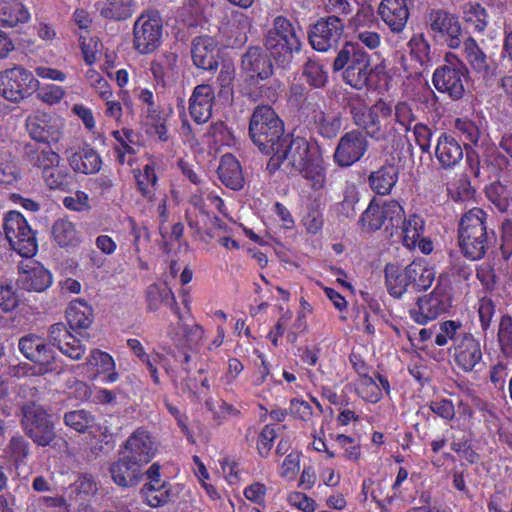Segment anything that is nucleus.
Listing matches in <instances>:
<instances>
[{
	"label": "nucleus",
	"instance_id": "obj_27",
	"mask_svg": "<svg viewBox=\"0 0 512 512\" xmlns=\"http://www.w3.org/2000/svg\"><path fill=\"white\" fill-rule=\"evenodd\" d=\"M462 53L464 59L477 74L484 78L493 74L491 58L486 55L474 38L468 37L463 41Z\"/></svg>",
	"mask_w": 512,
	"mask_h": 512
},
{
	"label": "nucleus",
	"instance_id": "obj_48",
	"mask_svg": "<svg viewBox=\"0 0 512 512\" xmlns=\"http://www.w3.org/2000/svg\"><path fill=\"white\" fill-rule=\"evenodd\" d=\"M45 184L50 189H67L72 183V176L64 166H51L42 174Z\"/></svg>",
	"mask_w": 512,
	"mask_h": 512
},
{
	"label": "nucleus",
	"instance_id": "obj_52",
	"mask_svg": "<svg viewBox=\"0 0 512 512\" xmlns=\"http://www.w3.org/2000/svg\"><path fill=\"white\" fill-rule=\"evenodd\" d=\"M359 222L366 231H376L383 226L385 227L380 204L372 200L363 212Z\"/></svg>",
	"mask_w": 512,
	"mask_h": 512
},
{
	"label": "nucleus",
	"instance_id": "obj_23",
	"mask_svg": "<svg viewBox=\"0 0 512 512\" xmlns=\"http://www.w3.org/2000/svg\"><path fill=\"white\" fill-rule=\"evenodd\" d=\"M178 323H171L167 329V336L177 348L196 349L204 338L205 331L199 324L186 325L182 322V316Z\"/></svg>",
	"mask_w": 512,
	"mask_h": 512
},
{
	"label": "nucleus",
	"instance_id": "obj_16",
	"mask_svg": "<svg viewBox=\"0 0 512 512\" xmlns=\"http://www.w3.org/2000/svg\"><path fill=\"white\" fill-rule=\"evenodd\" d=\"M428 21L436 39L445 42L450 48H458L461 45V26L454 15L444 10H432Z\"/></svg>",
	"mask_w": 512,
	"mask_h": 512
},
{
	"label": "nucleus",
	"instance_id": "obj_9",
	"mask_svg": "<svg viewBox=\"0 0 512 512\" xmlns=\"http://www.w3.org/2000/svg\"><path fill=\"white\" fill-rule=\"evenodd\" d=\"M3 228L11 248L19 255L31 258L36 254L37 240L35 233L22 214L17 211H10L4 219Z\"/></svg>",
	"mask_w": 512,
	"mask_h": 512
},
{
	"label": "nucleus",
	"instance_id": "obj_31",
	"mask_svg": "<svg viewBox=\"0 0 512 512\" xmlns=\"http://www.w3.org/2000/svg\"><path fill=\"white\" fill-rule=\"evenodd\" d=\"M384 272L387 290L394 298H401L411 289L407 266L403 268L397 264H387Z\"/></svg>",
	"mask_w": 512,
	"mask_h": 512
},
{
	"label": "nucleus",
	"instance_id": "obj_53",
	"mask_svg": "<svg viewBox=\"0 0 512 512\" xmlns=\"http://www.w3.org/2000/svg\"><path fill=\"white\" fill-rule=\"evenodd\" d=\"M462 324L457 321L447 320L439 324V332L435 337V344L437 346H446L449 340L453 341V346L456 345V340L465 334L461 331Z\"/></svg>",
	"mask_w": 512,
	"mask_h": 512
},
{
	"label": "nucleus",
	"instance_id": "obj_47",
	"mask_svg": "<svg viewBox=\"0 0 512 512\" xmlns=\"http://www.w3.org/2000/svg\"><path fill=\"white\" fill-rule=\"evenodd\" d=\"M463 19L476 32H483L488 25L486 10L478 3H467L463 6Z\"/></svg>",
	"mask_w": 512,
	"mask_h": 512
},
{
	"label": "nucleus",
	"instance_id": "obj_17",
	"mask_svg": "<svg viewBox=\"0 0 512 512\" xmlns=\"http://www.w3.org/2000/svg\"><path fill=\"white\" fill-rule=\"evenodd\" d=\"M453 358L462 371H478L483 365V354L479 340L471 333L460 336L456 340V345H454Z\"/></svg>",
	"mask_w": 512,
	"mask_h": 512
},
{
	"label": "nucleus",
	"instance_id": "obj_15",
	"mask_svg": "<svg viewBox=\"0 0 512 512\" xmlns=\"http://www.w3.org/2000/svg\"><path fill=\"white\" fill-rule=\"evenodd\" d=\"M368 147L366 135L359 130L349 131L340 138L334 152V160L339 166H351L365 155Z\"/></svg>",
	"mask_w": 512,
	"mask_h": 512
},
{
	"label": "nucleus",
	"instance_id": "obj_57",
	"mask_svg": "<svg viewBox=\"0 0 512 512\" xmlns=\"http://www.w3.org/2000/svg\"><path fill=\"white\" fill-rule=\"evenodd\" d=\"M302 75L307 83L315 88L323 87L328 79L322 65L311 59L304 64Z\"/></svg>",
	"mask_w": 512,
	"mask_h": 512
},
{
	"label": "nucleus",
	"instance_id": "obj_12",
	"mask_svg": "<svg viewBox=\"0 0 512 512\" xmlns=\"http://www.w3.org/2000/svg\"><path fill=\"white\" fill-rule=\"evenodd\" d=\"M344 26L343 20L338 16L320 18L308 32L309 43L313 49L327 52L339 44Z\"/></svg>",
	"mask_w": 512,
	"mask_h": 512
},
{
	"label": "nucleus",
	"instance_id": "obj_11",
	"mask_svg": "<svg viewBox=\"0 0 512 512\" xmlns=\"http://www.w3.org/2000/svg\"><path fill=\"white\" fill-rule=\"evenodd\" d=\"M18 348L27 359L38 365L40 374L61 371L55 352L39 336L28 334L21 337Z\"/></svg>",
	"mask_w": 512,
	"mask_h": 512
},
{
	"label": "nucleus",
	"instance_id": "obj_40",
	"mask_svg": "<svg viewBox=\"0 0 512 512\" xmlns=\"http://www.w3.org/2000/svg\"><path fill=\"white\" fill-rule=\"evenodd\" d=\"M392 119L395 127L398 125L406 135L417 119L412 103L406 100L397 101L394 106L392 105Z\"/></svg>",
	"mask_w": 512,
	"mask_h": 512
},
{
	"label": "nucleus",
	"instance_id": "obj_61",
	"mask_svg": "<svg viewBox=\"0 0 512 512\" xmlns=\"http://www.w3.org/2000/svg\"><path fill=\"white\" fill-rule=\"evenodd\" d=\"M283 91V85L278 80H273L269 84H265L259 87L258 92H249L247 95L253 101L258 99H266L268 101H275L280 92Z\"/></svg>",
	"mask_w": 512,
	"mask_h": 512
},
{
	"label": "nucleus",
	"instance_id": "obj_39",
	"mask_svg": "<svg viewBox=\"0 0 512 512\" xmlns=\"http://www.w3.org/2000/svg\"><path fill=\"white\" fill-rule=\"evenodd\" d=\"M453 127L466 149L470 145L476 146L478 144L482 131L476 122L467 117L456 118Z\"/></svg>",
	"mask_w": 512,
	"mask_h": 512
},
{
	"label": "nucleus",
	"instance_id": "obj_36",
	"mask_svg": "<svg viewBox=\"0 0 512 512\" xmlns=\"http://www.w3.org/2000/svg\"><path fill=\"white\" fill-rule=\"evenodd\" d=\"M25 155L31 165L42 170V174L51 166H57L60 162V156L52 151L50 146L27 145L25 147Z\"/></svg>",
	"mask_w": 512,
	"mask_h": 512
},
{
	"label": "nucleus",
	"instance_id": "obj_22",
	"mask_svg": "<svg viewBox=\"0 0 512 512\" xmlns=\"http://www.w3.org/2000/svg\"><path fill=\"white\" fill-rule=\"evenodd\" d=\"M143 467L144 465L141 463L124 455L110 465L109 471L116 485L130 488L138 485L142 480L144 475Z\"/></svg>",
	"mask_w": 512,
	"mask_h": 512
},
{
	"label": "nucleus",
	"instance_id": "obj_30",
	"mask_svg": "<svg viewBox=\"0 0 512 512\" xmlns=\"http://www.w3.org/2000/svg\"><path fill=\"white\" fill-rule=\"evenodd\" d=\"M147 305L150 311H157L163 304L168 306L180 318V309L172 290L165 284H151L146 292Z\"/></svg>",
	"mask_w": 512,
	"mask_h": 512
},
{
	"label": "nucleus",
	"instance_id": "obj_32",
	"mask_svg": "<svg viewBox=\"0 0 512 512\" xmlns=\"http://www.w3.org/2000/svg\"><path fill=\"white\" fill-rule=\"evenodd\" d=\"M398 168L394 164L384 165L369 176V185L379 195H387L398 181Z\"/></svg>",
	"mask_w": 512,
	"mask_h": 512
},
{
	"label": "nucleus",
	"instance_id": "obj_10",
	"mask_svg": "<svg viewBox=\"0 0 512 512\" xmlns=\"http://www.w3.org/2000/svg\"><path fill=\"white\" fill-rule=\"evenodd\" d=\"M134 48L141 54L154 52L162 39V19L157 11L142 14L134 23Z\"/></svg>",
	"mask_w": 512,
	"mask_h": 512
},
{
	"label": "nucleus",
	"instance_id": "obj_56",
	"mask_svg": "<svg viewBox=\"0 0 512 512\" xmlns=\"http://www.w3.org/2000/svg\"><path fill=\"white\" fill-rule=\"evenodd\" d=\"M157 180L155 168L152 164H146L143 168V172L137 176L138 188L142 195L149 201L154 200L155 195L153 187L156 185Z\"/></svg>",
	"mask_w": 512,
	"mask_h": 512
},
{
	"label": "nucleus",
	"instance_id": "obj_58",
	"mask_svg": "<svg viewBox=\"0 0 512 512\" xmlns=\"http://www.w3.org/2000/svg\"><path fill=\"white\" fill-rule=\"evenodd\" d=\"M408 46L410 48L411 55H413L421 65H427L432 61L430 56V45L423 34L412 37Z\"/></svg>",
	"mask_w": 512,
	"mask_h": 512
},
{
	"label": "nucleus",
	"instance_id": "obj_14",
	"mask_svg": "<svg viewBox=\"0 0 512 512\" xmlns=\"http://www.w3.org/2000/svg\"><path fill=\"white\" fill-rule=\"evenodd\" d=\"M26 127L33 140L48 146L58 143L63 137L62 119L46 113L29 116L26 120Z\"/></svg>",
	"mask_w": 512,
	"mask_h": 512
},
{
	"label": "nucleus",
	"instance_id": "obj_60",
	"mask_svg": "<svg viewBox=\"0 0 512 512\" xmlns=\"http://www.w3.org/2000/svg\"><path fill=\"white\" fill-rule=\"evenodd\" d=\"M411 131L414 135L415 143L423 153H430L432 130L424 123H416L412 126Z\"/></svg>",
	"mask_w": 512,
	"mask_h": 512
},
{
	"label": "nucleus",
	"instance_id": "obj_41",
	"mask_svg": "<svg viewBox=\"0 0 512 512\" xmlns=\"http://www.w3.org/2000/svg\"><path fill=\"white\" fill-rule=\"evenodd\" d=\"M297 172L307 180L313 190L319 191L324 189L326 185V170L322 161L317 157L306 164L303 170Z\"/></svg>",
	"mask_w": 512,
	"mask_h": 512
},
{
	"label": "nucleus",
	"instance_id": "obj_64",
	"mask_svg": "<svg viewBox=\"0 0 512 512\" xmlns=\"http://www.w3.org/2000/svg\"><path fill=\"white\" fill-rule=\"evenodd\" d=\"M375 21L374 11L371 6H362L356 14L349 19V26L356 30L369 27Z\"/></svg>",
	"mask_w": 512,
	"mask_h": 512
},
{
	"label": "nucleus",
	"instance_id": "obj_28",
	"mask_svg": "<svg viewBox=\"0 0 512 512\" xmlns=\"http://www.w3.org/2000/svg\"><path fill=\"white\" fill-rule=\"evenodd\" d=\"M218 175L221 182L232 190H240L244 186L241 165L232 154H225L221 157Z\"/></svg>",
	"mask_w": 512,
	"mask_h": 512
},
{
	"label": "nucleus",
	"instance_id": "obj_8",
	"mask_svg": "<svg viewBox=\"0 0 512 512\" xmlns=\"http://www.w3.org/2000/svg\"><path fill=\"white\" fill-rule=\"evenodd\" d=\"M39 86L33 73L22 66L0 72V96L14 103L30 97Z\"/></svg>",
	"mask_w": 512,
	"mask_h": 512
},
{
	"label": "nucleus",
	"instance_id": "obj_34",
	"mask_svg": "<svg viewBox=\"0 0 512 512\" xmlns=\"http://www.w3.org/2000/svg\"><path fill=\"white\" fill-rule=\"evenodd\" d=\"M66 317L72 329H87L93 321V309L86 301L75 299L67 307Z\"/></svg>",
	"mask_w": 512,
	"mask_h": 512
},
{
	"label": "nucleus",
	"instance_id": "obj_4",
	"mask_svg": "<svg viewBox=\"0 0 512 512\" xmlns=\"http://www.w3.org/2000/svg\"><path fill=\"white\" fill-rule=\"evenodd\" d=\"M298 31L290 20L277 16L265 36V47L270 56L281 66L291 63L294 53L301 50Z\"/></svg>",
	"mask_w": 512,
	"mask_h": 512
},
{
	"label": "nucleus",
	"instance_id": "obj_55",
	"mask_svg": "<svg viewBox=\"0 0 512 512\" xmlns=\"http://www.w3.org/2000/svg\"><path fill=\"white\" fill-rule=\"evenodd\" d=\"M112 136L118 142L116 150L118 152V159L120 163L125 162V154H135L136 150L132 146L135 143L134 132L131 129H122L112 131Z\"/></svg>",
	"mask_w": 512,
	"mask_h": 512
},
{
	"label": "nucleus",
	"instance_id": "obj_2",
	"mask_svg": "<svg viewBox=\"0 0 512 512\" xmlns=\"http://www.w3.org/2000/svg\"><path fill=\"white\" fill-rule=\"evenodd\" d=\"M494 239V231H488L487 213L481 208H472L460 219L458 243L463 255L471 260L482 259Z\"/></svg>",
	"mask_w": 512,
	"mask_h": 512
},
{
	"label": "nucleus",
	"instance_id": "obj_25",
	"mask_svg": "<svg viewBox=\"0 0 512 512\" xmlns=\"http://www.w3.org/2000/svg\"><path fill=\"white\" fill-rule=\"evenodd\" d=\"M463 148L451 134L442 133L435 146V157L444 169L455 167L463 159Z\"/></svg>",
	"mask_w": 512,
	"mask_h": 512
},
{
	"label": "nucleus",
	"instance_id": "obj_13",
	"mask_svg": "<svg viewBox=\"0 0 512 512\" xmlns=\"http://www.w3.org/2000/svg\"><path fill=\"white\" fill-rule=\"evenodd\" d=\"M450 296L444 288L436 286L434 290L418 298L416 306L409 311L410 317L419 325L435 320L450 307Z\"/></svg>",
	"mask_w": 512,
	"mask_h": 512
},
{
	"label": "nucleus",
	"instance_id": "obj_62",
	"mask_svg": "<svg viewBox=\"0 0 512 512\" xmlns=\"http://www.w3.org/2000/svg\"><path fill=\"white\" fill-rule=\"evenodd\" d=\"M478 316L481 329L486 332L491 328L492 319L495 314V305L489 298H481L478 302Z\"/></svg>",
	"mask_w": 512,
	"mask_h": 512
},
{
	"label": "nucleus",
	"instance_id": "obj_54",
	"mask_svg": "<svg viewBox=\"0 0 512 512\" xmlns=\"http://www.w3.org/2000/svg\"><path fill=\"white\" fill-rule=\"evenodd\" d=\"M24 433L37 445L47 446L55 438L54 426L51 420H47L32 428L24 430Z\"/></svg>",
	"mask_w": 512,
	"mask_h": 512
},
{
	"label": "nucleus",
	"instance_id": "obj_35",
	"mask_svg": "<svg viewBox=\"0 0 512 512\" xmlns=\"http://www.w3.org/2000/svg\"><path fill=\"white\" fill-rule=\"evenodd\" d=\"M408 267V278L410 279L411 289L414 291L427 290L435 279L433 268L429 267L424 261H412Z\"/></svg>",
	"mask_w": 512,
	"mask_h": 512
},
{
	"label": "nucleus",
	"instance_id": "obj_63",
	"mask_svg": "<svg viewBox=\"0 0 512 512\" xmlns=\"http://www.w3.org/2000/svg\"><path fill=\"white\" fill-rule=\"evenodd\" d=\"M359 201V193L354 186L347 187L343 201L339 204V213L346 218H352L356 214L355 205Z\"/></svg>",
	"mask_w": 512,
	"mask_h": 512
},
{
	"label": "nucleus",
	"instance_id": "obj_5",
	"mask_svg": "<svg viewBox=\"0 0 512 512\" xmlns=\"http://www.w3.org/2000/svg\"><path fill=\"white\" fill-rule=\"evenodd\" d=\"M249 134L253 143L267 155L285 137L282 121L268 105L255 108L249 124Z\"/></svg>",
	"mask_w": 512,
	"mask_h": 512
},
{
	"label": "nucleus",
	"instance_id": "obj_42",
	"mask_svg": "<svg viewBox=\"0 0 512 512\" xmlns=\"http://www.w3.org/2000/svg\"><path fill=\"white\" fill-rule=\"evenodd\" d=\"M385 230L393 234L394 229H399L404 223V209L395 200L384 201L380 204Z\"/></svg>",
	"mask_w": 512,
	"mask_h": 512
},
{
	"label": "nucleus",
	"instance_id": "obj_1",
	"mask_svg": "<svg viewBox=\"0 0 512 512\" xmlns=\"http://www.w3.org/2000/svg\"><path fill=\"white\" fill-rule=\"evenodd\" d=\"M354 123L376 142L399 145L405 135L395 127L392 119V104L379 99L371 106L358 105L351 107Z\"/></svg>",
	"mask_w": 512,
	"mask_h": 512
},
{
	"label": "nucleus",
	"instance_id": "obj_7",
	"mask_svg": "<svg viewBox=\"0 0 512 512\" xmlns=\"http://www.w3.org/2000/svg\"><path fill=\"white\" fill-rule=\"evenodd\" d=\"M467 68L453 53H447L444 63L436 68L432 83L440 93L447 94L452 100H459L465 92Z\"/></svg>",
	"mask_w": 512,
	"mask_h": 512
},
{
	"label": "nucleus",
	"instance_id": "obj_44",
	"mask_svg": "<svg viewBox=\"0 0 512 512\" xmlns=\"http://www.w3.org/2000/svg\"><path fill=\"white\" fill-rule=\"evenodd\" d=\"M403 234V244L409 249L415 248L424 231V220L417 215H412L405 220L399 228Z\"/></svg>",
	"mask_w": 512,
	"mask_h": 512
},
{
	"label": "nucleus",
	"instance_id": "obj_45",
	"mask_svg": "<svg viewBox=\"0 0 512 512\" xmlns=\"http://www.w3.org/2000/svg\"><path fill=\"white\" fill-rule=\"evenodd\" d=\"M133 13L131 0H106L100 7V14L108 19L125 20Z\"/></svg>",
	"mask_w": 512,
	"mask_h": 512
},
{
	"label": "nucleus",
	"instance_id": "obj_26",
	"mask_svg": "<svg viewBox=\"0 0 512 512\" xmlns=\"http://www.w3.org/2000/svg\"><path fill=\"white\" fill-rule=\"evenodd\" d=\"M216 47V41L212 37L200 36L195 38L191 49L193 63L204 70L216 69L218 66Z\"/></svg>",
	"mask_w": 512,
	"mask_h": 512
},
{
	"label": "nucleus",
	"instance_id": "obj_6",
	"mask_svg": "<svg viewBox=\"0 0 512 512\" xmlns=\"http://www.w3.org/2000/svg\"><path fill=\"white\" fill-rule=\"evenodd\" d=\"M269 155L271 157L267 166L270 170L283 166L284 169H289L290 173L303 170L305 165L315 158L307 139L293 135H285Z\"/></svg>",
	"mask_w": 512,
	"mask_h": 512
},
{
	"label": "nucleus",
	"instance_id": "obj_37",
	"mask_svg": "<svg viewBox=\"0 0 512 512\" xmlns=\"http://www.w3.org/2000/svg\"><path fill=\"white\" fill-rule=\"evenodd\" d=\"M52 236L60 247H74L80 243V235L75 224L66 219L55 221Z\"/></svg>",
	"mask_w": 512,
	"mask_h": 512
},
{
	"label": "nucleus",
	"instance_id": "obj_29",
	"mask_svg": "<svg viewBox=\"0 0 512 512\" xmlns=\"http://www.w3.org/2000/svg\"><path fill=\"white\" fill-rule=\"evenodd\" d=\"M31 14L28 8L18 0L0 2V25L7 28L17 27L29 22Z\"/></svg>",
	"mask_w": 512,
	"mask_h": 512
},
{
	"label": "nucleus",
	"instance_id": "obj_20",
	"mask_svg": "<svg viewBox=\"0 0 512 512\" xmlns=\"http://www.w3.org/2000/svg\"><path fill=\"white\" fill-rule=\"evenodd\" d=\"M18 283L27 291L42 292L51 286L52 275L42 264L28 259L21 262Z\"/></svg>",
	"mask_w": 512,
	"mask_h": 512
},
{
	"label": "nucleus",
	"instance_id": "obj_46",
	"mask_svg": "<svg viewBox=\"0 0 512 512\" xmlns=\"http://www.w3.org/2000/svg\"><path fill=\"white\" fill-rule=\"evenodd\" d=\"M141 492L152 507L162 506L172 497L170 485L167 483L145 484Z\"/></svg>",
	"mask_w": 512,
	"mask_h": 512
},
{
	"label": "nucleus",
	"instance_id": "obj_3",
	"mask_svg": "<svg viewBox=\"0 0 512 512\" xmlns=\"http://www.w3.org/2000/svg\"><path fill=\"white\" fill-rule=\"evenodd\" d=\"M333 70H343L344 82L361 90L367 87L372 74L370 55L358 43L347 42L338 52Z\"/></svg>",
	"mask_w": 512,
	"mask_h": 512
},
{
	"label": "nucleus",
	"instance_id": "obj_50",
	"mask_svg": "<svg viewBox=\"0 0 512 512\" xmlns=\"http://www.w3.org/2000/svg\"><path fill=\"white\" fill-rule=\"evenodd\" d=\"M7 454L16 467L25 465L30 454V443L23 436L15 435L7 445Z\"/></svg>",
	"mask_w": 512,
	"mask_h": 512
},
{
	"label": "nucleus",
	"instance_id": "obj_49",
	"mask_svg": "<svg viewBox=\"0 0 512 512\" xmlns=\"http://www.w3.org/2000/svg\"><path fill=\"white\" fill-rule=\"evenodd\" d=\"M21 426L23 431L50 420V416L44 408L35 402H27L22 408Z\"/></svg>",
	"mask_w": 512,
	"mask_h": 512
},
{
	"label": "nucleus",
	"instance_id": "obj_19",
	"mask_svg": "<svg viewBox=\"0 0 512 512\" xmlns=\"http://www.w3.org/2000/svg\"><path fill=\"white\" fill-rule=\"evenodd\" d=\"M270 57L262 48L250 47L242 56L241 70L252 81L265 80L273 74Z\"/></svg>",
	"mask_w": 512,
	"mask_h": 512
},
{
	"label": "nucleus",
	"instance_id": "obj_51",
	"mask_svg": "<svg viewBox=\"0 0 512 512\" xmlns=\"http://www.w3.org/2000/svg\"><path fill=\"white\" fill-rule=\"evenodd\" d=\"M314 121L318 132L326 138L336 136L342 126L341 118L337 114H326L322 111L315 115Z\"/></svg>",
	"mask_w": 512,
	"mask_h": 512
},
{
	"label": "nucleus",
	"instance_id": "obj_43",
	"mask_svg": "<svg viewBox=\"0 0 512 512\" xmlns=\"http://www.w3.org/2000/svg\"><path fill=\"white\" fill-rule=\"evenodd\" d=\"M63 420L69 428L79 433H87L95 425L96 419L90 411L79 409L66 412Z\"/></svg>",
	"mask_w": 512,
	"mask_h": 512
},
{
	"label": "nucleus",
	"instance_id": "obj_24",
	"mask_svg": "<svg viewBox=\"0 0 512 512\" xmlns=\"http://www.w3.org/2000/svg\"><path fill=\"white\" fill-rule=\"evenodd\" d=\"M378 13L392 32L399 33L406 26L409 17L407 0H381Z\"/></svg>",
	"mask_w": 512,
	"mask_h": 512
},
{
	"label": "nucleus",
	"instance_id": "obj_18",
	"mask_svg": "<svg viewBox=\"0 0 512 512\" xmlns=\"http://www.w3.org/2000/svg\"><path fill=\"white\" fill-rule=\"evenodd\" d=\"M125 455L142 465L148 464L157 452V443L145 428H137L124 442Z\"/></svg>",
	"mask_w": 512,
	"mask_h": 512
},
{
	"label": "nucleus",
	"instance_id": "obj_21",
	"mask_svg": "<svg viewBox=\"0 0 512 512\" xmlns=\"http://www.w3.org/2000/svg\"><path fill=\"white\" fill-rule=\"evenodd\" d=\"M214 89L209 84L197 85L189 98V114L197 124L206 123L212 115Z\"/></svg>",
	"mask_w": 512,
	"mask_h": 512
},
{
	"label": "nucleus",
	"instance_id": "obj_38",
	"mask_svg": "<svg viewBox=\"0 0 512 512\" xmlns=\"http://www.w3.org/2000/svg\"><path fill=\"white\" fill-rule=\"evenodd\" d=\"M87 365L96 367L98 373H107L104 377L106 383H113L118 380V373L115 371V362L111 355L101 350H92L87 358Z\"/></svg>",
	"mask_w": 512,
	"mask_h": 512
},
{
	"label": "nucleus",
	"instance_id": "obj_59",
	"mask_svg": "<svg viewBox=\"0 0 512 512\" xmlns=\"http://www.w3.org/2000/svg\"><path fill=\"white\" fill-rule=\"evenodd\" d=\"M498 341L501 351L506 356H512V317L504 315L498 327Z\"/></svg>",
	"mask_w": 512,
	"mask_h": 512
},
{
	"label": "nucleus",
	"instance_id": "obj_33",
	"mask_svg": "<svg viewBox=\"0 0 512 512\" xmlns=\"http://www.w3.org/2000/svg\"><path fill=\"white\" fill-rule=\"evenodd\" d=\"M70 167L77 173L94 174L102 166L100 155L93 149L87 148L80 152H75L67 157Z\"/></svg>",
	"mask_w": 512,
	"mask_h": 512
}]
</instances>
